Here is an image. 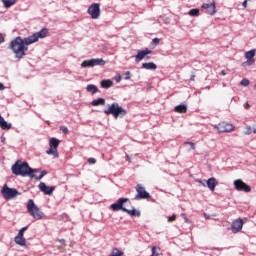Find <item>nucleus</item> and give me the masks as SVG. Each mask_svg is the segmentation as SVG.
<instances>
[{"label":"nucleus","instance_id":"f257e3e1","mask_svg":"<svg viewBox=\"0 0 256 256\" xmlns=\"http://www.w3.org/2000/svg\"><path fill=\"white\" fill-rule=\"evenodd\" d=\"M29 45H33V36L25 38L24 40L21 37H16L11 41L9 49L15 53L17 59H22Z\"/></svg>","mask_w":256,"mask_h":256},{"label":"nucleus","instance_id":"f03ea898","mask_svg":"<svg viewBox=\"0 0 256 256\" xmlns=\"http://www.w3.org/2000/svg\"><path fill=\"white\" fill-rule=\"evenodd\" d=\"M12 173L14 175H20L21 177H27L33 173V168L29 167L27 162L18 160L12 166Z\"/></svg>","mask_w":256,"mask_h":256},{"label":"nucleus","instance_id":"7ed1b4c3","mask_svg":"<svg viewBox=\"0 0 256 256\" xmlns=\"http://www.w3.org/2000/svg\"><path fill=\"white\" fill-rule=\"evenodd\" d=\"M105 115H113L115 119L118 117H125L127 115V110L121 107L119 103H112L108 105V108L104 110Z\"/></svg>","mask_w":256,"mask_h":256},{"label":"nucleus","instance_id":"20e7f679","mask_svg":"<svg viewBox=\"0 0 256 256\" xmlns=\"http://www.w3.org/2000/svg\"><path fill=\"white\" fill-rule=\"evenodd\" d=\"M1 193L6 201H11V199H15V197H17V195H19V191H17V189L9 188V186H7V184H5L2 187Z\"/></svg>","mask_w":256,"mask_h":256},{"label":"nucleus","instance_id":"39448f33","mask_svg":"<svg viewBox=\"0 0 256 256\" xmlns=\"http://www.w3.org/2000/svg\"><path fill=\"white\" fill-rule=\"evenodd\" d=\"M59 139L57 138H51L49 140L50 148L46 151L47 155H53V157L58 158L59 157V151L57 150V147H59Z\"/></svg>","mask_w":256,"mask_h":256},{"label":"nucleus","instance_id":"423d86ee","mask_svg":"<svg viewBox=\"0 0 256 256\" xmlns=\"http://www.w3.org/2000/svg\"><path fill=\"white\" fill-rule=\"evenodd\" d=\"M105 60L102 58H93L90 60H85L81 63V67L87 68V67H95V66H100L103 67L105 65Z\"/></svg>","mask_w":256,"mask_h":256},{"label":"nucleus","instance_id":"0eeeda50","mask_svg":"<svg viewBox=\"0 0 256 256\" xmlns=\"http://www.w3.org/2000/svg\"><path fill=\"white\" fill-rule=\"evenodd\" d=\"M88 14L92 17V19H99L101 17V4L93 3L88 8Z\"/></svg>","mask_w":256,"mask_h":256},{"label":"nucleus","instance_id":"6e6552de","mask_svg":"<svg viewBox=\"0 0 256 256\" xmlns=\"http://www.w3.org/2000/svg\"><path fill=\"white\" fill-rule=\"evenodd\" d=\"M136 191H137V194L134 197L135 201H139L141 199H149L151 197L149 192L145 191V188L141 184H138L136 186Z\"/></svg>","mask_w":256,"mask_h":256},{"label":"nucleus","instance_id":"1a4fd4ad","mask_svg":"<svg viewBox=\"0 0 256 256\" xmlns=\"http://www.w3.org/2000/svg\"><path fill=\"white\" fill-rule=\"evenodd\" d=\"M214 129H217L219 133H231V131H233L235 127L233 126V124L222 122V123H219L218 125H215Z\"/></svg>","mask_w":256,"mask_h":256},{"label":"nucleus","instance_id":"9d476101","mask_svg":"<svg viewBox=\"0 0 256 256\" xmlns=\"http://www.w3.org/2000/svg\"><path fill=\"white\" fill-rule=\"evenodd\" d=\"M234 187L236 191H244L245 193H249L251 191V186L247 185L241 179H237L234 181Z\"/></svg>","mask_w":256,"mask_h":256},{"label":"nucleus","instance_id":"9b49d317","mask_svg":"<svg viewBox=\"0 0 256 256\" xmlns=\"http://www.w3.org/2000/svg\"><path fill=\"white\" fill-rule=\"evenodd\" d=\"M151 53L152 52L149 49L139 50L135 56V62L141 63V61H143V59H149V57H147V55H151Z\"/></svg>","mask_w":256,"mask_h":256},{"label":"nucleus","instance_id":"f8f14e48","mask_svg":"<svg viewBox=\"0 0 256 256\" xmlns=\"http://www.w3.org/2000/svg\"><path fill=\"white\" fill-rule=\"evenodd\" d=\"M38 189H40V191L44 193V195H53V191H55V186H47L45 182H40V184L38 185Z\"/></svg>","mask_w":256,"mask_h":256},{"label":"nucleus","instance_id":"ddd939ff","mask_svg":"<svg viewBox=\"0 0 256 256\" xmlns=\"http://www.w3.org/2000/svg\"><path fill=\"white\" fill-rule=\"evenodd\" d=\"M202 9H205L206 13L211 16H213V15H215V13H217L215 1H213L212 3L202 4Z\"/></svg>","mask_w":256,"mask_h":256},{"label":"nucleus","instance_id":"4468645a","mask_svg":"<svg viewBox=\"0 0 256 256\" xmlns=\"http://www.w3.org/2000/svg\"><path fill=\"white\" fill-rule=\"evenodd\" d=\"M127 201H129V198H120L117 203L111 205V209L113 211H123V209H126L123 205L127 203Z\"/></svg>","mask_w":256,"mask_h":256},{"label":"nucleus","instance_id":"2eb2a0df","mask_svg":"<svg viewBox=\"0 0 256 256\" xmlns=\"http://www.w3.org/2000/svg\"><path fill=\"white\" fill-rule=\"evenodd\" d=\"M49 33L47 28H42L39 32L33 34V43H37L39 39H45Z\"/></svg>","mask_w":256,"mask_h":256},{"label":"nucleus","instance_id":"dca6fc26","mask_svg":"<svg viewBox=\"0 0 256 256\" xmlns=\"http://www.w3.org/2000/svg\"><path fill=\"white\" fill-rule=\"evenodd\" d=\"M27 231V227H23L20 229L18 235L15 237L14 241L17 245H21V247L25 246V238L23 237V233Z\"/></svg>","mask_w":256,"mask_h":256},{"label":"nucleus","instance_id":"f3484780","mask_svg":"<svg viewBox=\"0 0 256 256\" xmlns=\"http://www.w3.org/2000/svg\"><path fill=\"white\" fill-rule=\"evenodd\" d=\"M232 233H239L243 229V219L235 220L231 225Z\"/></svg>","mask_w":256,"mask_h":256},{"label":"nucleus","instance_id":"a211bd4d","mask_svg":"<svg viewBox=\"0 0 256 256\" xmlns=\"http://www.w3.org/2000/svg\"><path fill=\"white\" fill-rule=\"evenodd\" d=\"M45 214L37 207V205L33 204V219H37L38 221L43 219Z\"/></svg>","mask_w":256,"mask_h":256},{"label":"nucleus","instance_id":"6ab92c4d","mask_svg":"<svg viewBox=\"0 0 256 256\" xmlns=\"http://www.w3.org/2000/svg\"><path fill=\"white\" fill-rule=\"evenodd\" d=\"M206 186L208 187V189H210V191H215V188L217 187V179H215L214 177L209 178L206 181Z\"/></svg>","mask_w":256,"mask_h":256},{"label":"nucleus","instance_id":"aec40b11","mask_svg":"<svg viewBox=\"0 0 256 256\" xmlns=\"http://www.w3.org/2000/svg\"><path fill=\"white\" fill-rule=\"evenodd\" d=\"M45 175H47V171L43 170H37L34 169L33 170V177L34 179H37L38 181H40V179H43V177H45Z\"/></svg>","mask_w":256,"mask_h":256},{"label":"nucleus","instance_id":"412c9836","mask_svg":"<svg viewBox=\"0 0 256 256\" xmlns=\"http://www.w3.org/2000/svg\"><path fill=\"white\" fill-rule=\"evenodd\" d=\"M142 69H146L148 71H155L157 69V64L154 62H145L142 64Z\"/></svg>","mask_w":256,"mask_h":256},{"label":"nucleus","instance_id":"4be33fe9","mask_svg":"<svg viewBox=\"0 0 256 256\" xmlns=\"http://www.w3.org/2000/svg\"><path fill=\"white\" fill-rule=\"evenodd\" d=\"M0 127L1 129L9 130L11 129L12 125L11 123H7V121H5V118H3V116L0 115Z\"/></svg>","mask_w":256,"mask_h":256},{"label":"nucleus","instance_id":"5701e85b","mask_svg":"<svg viewBox=\"0 0 256 256\" xmlns=\"http://www.w3.org/2000/svg\"><path fill=\"white\" fill-rule=\"evenodd\" d=\"M123 211L124 213H128V215H131V217H135V215H137V217H141V212L135 210V208H133L132 210L123 208Z\"/></svg>","mask_w":256,"mask_h":256},{"label":"nucleus","instance_id":"b1692460","mask_svg":"<svg viewBox=\"0 0 256 256\" xmlns=\"http://www.w3.org/2000/svg\"><path fill=\"white\" fill-rule=\"evenodd\" d=\"M86 91L88 93H92L93 95H95V93H98L99 92V89L97 88V86H95L94 84H89L87 87H86Z\"/></svg>","mask_w":256,"mask_h":256},{"label":"nucleus","instance_id":"393cba45","mask_svg":"<svg viewBox=\"0 0 256 256\" xmlns=\"http://www.w3.org/2000/svg\"><path fill=\"white\" fill-rule=\"evenodd\" d=\"M91 105L93 107H99V105H105V98H98L96 100H93L91 102Z\"/></svg>","mask_w":256,"mask_h":256},{"label":"nucleus","instance_id":"a878e982","mask_svg":"<svg viewBox=\"0 0 256 256\" xmlns=\"http://www.w3.org/2000/svg\"><path fill=\"white\" fill-rule=\"evenodd\" d=\"M175 111L177 113H187V105L185 104H180L178 106L175 107Z\"/></svg>","mask_w":256,"mask_h":256},{"label":"nucleus","instance_id":"bb28decb","mask_svg":"<svg viewBox=\"0 0 256 256\" xmlns=\"http://www.w3.org/2000/svg\"><path fill=\"white\" fill-rule=\"evenodd\" d=\"M101 87H103V89H109V87H113V81H111V80H103L101 82Z\"/></svg>","mask_w":256,"mask_h":256},{"label":"nucleus","instance_id":"cd10ccee","mask_svg":"<svg viewBox=\"0 0 256 256\" xmlns=\"http://www.w3.org/2000/svg\"><path fill=\"white\" fill-rule=\"evenodd\" d=\"M2 3L4 7L9 8V7H13V5L17 3V0H2Z\"/></svg>","mask_w":256,"mask_h":256},{"label":"nucleus","instance_id":"c85d7f7f","mask_svg":"<svg viewBox=\"0 0 256 256\" xmlns=\"http://www.w3.org/2000/svg\"><path fill=\"white\" fill-rule=\"evenodd\" d=\"M191 17H199V9H191L188 13Z\"/></svg>","mask_w":256,"mask_h":256},{"label":"nucleus","instance_id":"c756f323","mask_svg":"<svg viewBox=\"0 0 256 256\" xmlns=\"http://www.w3.org/2000/svg\"><path fill=\"white\" fill-rule=\"evenodd\" d=\"M246 59H253L255 57V50H250L245 54Z\"/></svg>","mask_w":256,"mask_h":256},{"label":"nucleus","instance_id":"7c9ffc66","mask_svg":"<svg viewBox=\"0 0 256 256\" xmlns=\"http://www.w3.org/2000/svg\"><path fill=\"white\" fill-rule=\"evenodd\" d=\"M27 208H28V213H30V215H33V200L28 201Z\"/></svg>","mask_w":256,"mask_h":256},{"label":"nucleus","instance_id":"2f4dec72","mask_svg":"<svg viewBox=\"0 0 256 256\" xmlns=\"http://www.w3.org/2000/svg\"><path fill=\"white\" fill-rule=\"evenodd\" d=\"M255 63V59H247V61L242 63V67H247L249 65H253Z\"/></svg>","mask_w":256,"mask_h":256},{"label":"nucleus","instance_id":"473e14b6","mask_svg":"<svg viewBox=\"0 0 256 256\" xmlns=\"http://www.w3.org/2000/svg\"><path fill=\"white\" fill-rule=\"evenodd\" d=\"M249 83V79L244 78L241 80L240 85H242V87H249Z\"/></svg>","mask_w":256,"mask_h":256},{"label":"nucleus","instance_id":"72a5a7b5","mask_svg":"<svg viewBox=\"0 0 256 256\" xmlns=\"http://www.w3.org/2000/svg\"><path fill=\"white\" fill-rule=\"evenodd\" d=\"M252 131L251 126H246L244 135H251Z\"/></svg>","mask_w":256,"mask_h":256},{"label":"nucleus","instance_id":"f704fd0d","mask_svg":"<svg viewBox=\"0 0 256 256\" xmlns=\"http://www.w3.org/2000/svg\"><path fill=\"white\" fill-rule=\"evenodd\" d=\"M123 75H124L125 81L131 79V72L130 71L125 72Z\"/></svg>","mask_w":256,"mask_h":256},{"label":"nucleus","instance_id":"c9c22d12","mask_svg":"<svg viewBox=\"0 0 256 256\" xmlns=\"http://www.w3.org/2000/svg\"><path fill=\"white\" fill-rule=\"evenodd\" d=\"M167 219H168V223H173V221L177 219V216L176 215L168 216Z\"/></svg>","mask_w":256,"mask_h":256},{"label":"nucleus","instance_id":"e433bc0d","mask_svg":"<svg viewBox=\"0 0 256 256\" xmlns=\"http://www.w3.org/2000/svg\"><path fill=\"white\" fill-rule=\"evenodd\" d=\"M186 145H189V146H190V149H191L192 151H195V143H193V142H186Z\"/></svg>","mask_w":256,"mask_h":256},{"label":"nucleus","instance_id":"4c0bfd02","mask_svg":"<svg viewBox=\"0 0 256 256\" xmlns=\"http://www.w3.org/2000/svg\"><path fill=\"white\" fill-rule=\"evenodd\" d=\"M197 183H200L203 187H207V180H197Z\"/></svg>","mask_w":256,"mask_h":256},{"label":"nucleus","instance_id":"58836bf2","mask_svg":"<svg viewBox=\"0 0 256 256\" xmlns=\"http://www.w3.org/2000/svg\"><path fill=\"white\" fill-rule=\"evenodd\" d=\"M88 163H90V165H95V163H97V160H95V158H89Z\"/></svg>","mask_w":256,"mask_h":256},{"label":"nucleus","instance_id":"ea45409f","mask_svg":"<svg viewBox=\"0 0 256 256\" xmlns=\"http://www.w3.org/2000/svg\"><path fill=\"white\" fill-rule=\"evenodd\" d=\"M181 217L184 219L185 223H189V220L187 219V216L185 215V213H181Z\"/></svg>","mask_w":256,"mask_h":256},{"label":"nucleus","instance_id":"a19ab883","mask_svg":"<svg viewBox=\"0 0 256 256\" xmlns=\"http://www.w3.org/2000/svg\"><path fill=\"white\" fill-rule=\"evenodd\" d=\"M60 129L62 133H69V129L67 127H61Z\"/></svg>","mask_w":256,"mask_h":256},{"label":"nucleus","instance_id":"79ce46f5","mask_svg":"<svg viewBox=\"0 0 256 256\" xmlns=\"http://www.w3.org/2000/svg\"><path fill=\"white\" fill-rule=\"evenodd\" d=\"M152 43H153L154 45H159V38H154V39L152 40Z\"/></svg>","mask_w":256,"mask_h":256},{"label":"nucleus","instance_id":"37998d69","mask_svg":"<svg viewBox=\"0 0 256 256\" xmlns=\"http://www.w3.org/2000/svg\"><path fill=\"white\" fill-rule=\"evenodd\" d=\"M115 81L116 83H121V75L116 76Z\"/></svg>","mask_w":256,"mask_h":256},{"label":"nucleus","instance_id":"c03bdc74","mask_svg":"<svg viewBox=\"0 0 256 256\" xmlns=\"http://www.w3.org/2000/svg\"><path fill=\"white\" fill-rule=\"evenodd\" d=\"M5 42V37L3 36V34H0V43H4Z\"/></svg>","mask_w":256,"mask_h":256},{"label":"nucleus","instance_id":"a18cd8bd","mask_svg":"<svg viewBox=\"0 0 256 256\" xmlns=\"http://www.w3.org/2000/svg\"><path fill=\"white\" fill-rule=\"evenodd\" d=\"M5 89V85H3V83L0 82V91H4Z\"/></svg>","mask_w":256,"mask_h":256},{"label":"nucleus","instance_id":"49530a36","mask_svg":"<svg viewBox=\"0 0 256 256\" xmlns=\"http://www.w3.org/2000/svg\"><path fill=\"white\" fill-rule=\"evenodd\" d=\"M242 6H243L244 8H247V0H245V1L242 3Z\"/></svg>","mask_w":256,"mask_h":256},{"label":"nucleus","instance_id":"de8ad7c7","mask_svg":"<svg viewBox=\"0 0 256 256\" xmlns=\"http://www.w3.org/2000/svg\"><path fill=\"white\" fill-rule=\"evenodd\" d=\"M190 81H195V74H192V75H191Z\"/></svg>","mask_w":256,"mask_h":256},{"label":"nucleus","instance_id":"09e8293b","mask_svg":"<svg viewBox=\"0 0 256 256\" xmlns=\"http://www.w3.org/2000/svg\"><path fill=\"white\" fill-rule=\"evenodd\" d=\"M126 159L131 163V157H129V155H126Z\"/></svg>","mask_w":256,"mask_h":256},{"label":"nucleus","instance_id":"8fccbe9b","mask_svg":"<svg viewBox=\"0 0 256 256\" xmlns=\"http://www.w3.org/2000/svg\"><path fill=\"white\" fill-rule=\"evenodd\" d=\"M59 243H65V239H60Z\"/></svg>","mask_w":256,"mask_h":256},{"label":"nucleus","instance_id":"3c124183","mask_svg":"<svg viewBox=\"0 0 256 256\" xmlns=\"http://www.w3.org/2000/svg\"><path fill=\"white\" fill-rule=\"evenodd\" d=\"M221 75H225V71H222V72H221Z\"/></svg>","mask_w":256,"mask_h":256},{"label":"nucleus","instance_id":"603ef678","mask_svg":"<svg viewBox=\"0 0 256 256\" xmlns=\"http://www.w3.org/2000/svg\"><path fill=\"white\" fill-rule=\"evenodd\" d=\"M204 216H205L206 219H209V217H207V214H204Z\"/></svg>","mask_w":256,"mask_h":256},{"label":"nucleus","instance_id":"864d4df0","mask_svg":"<svg viewBox=\"0 0 256 256\" xmlns=\"http://www.w3.org/2000/svg\"><path fill=\"white\" fill-rule=\"evenodd\" d=\"M250 107V105L249 104H247V108H249Z\"/></svg>","mask_w":256,"mask_h":256}]
</instances>
